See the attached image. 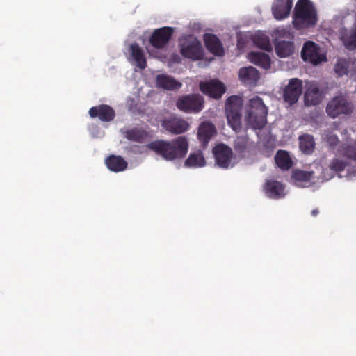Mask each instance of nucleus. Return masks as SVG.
<instances>
[{"label": "nucleus", "instance_id": "31", "mask_svg": "<svg viewBox=\"0 0 356 356\" xmlns=\"http://www.w3.org/2000/svg\"><path fill=\"white\" fill-rule=\"evenodd\" d=\"M253 42L259 48L270 51L272 50L269 38L264 34H258L254 37Z\"/></svg>", "mask_w": 356, "mask_h": 356}, {"label": "nucleus", "instance_id": "18", "mask_svg": "<svg viewBox=\"0 0 356 356\" xmlns=\"http://www.w3.org/2000/svg\"><path fill=\"white\" fill-rule=\"evenodd\" d=\"M204 41L206 48L216 56H222L224 49L220 39L214 34L206 33L204 35Z\"/></svg>", "mask_w": 356, "mask_h": 356}, {"label": "nucleus", "instance_id": "30", "mask_svg": "<svg viewBox=\"0 0 356 356\" xmlns=\"http://www.w3.org/2000/svg\"><path fill=\"white\" fill-rule=\"evenodd\" d=\"M249 146V138L248 136H237L233 143V147L235 152L239 154H245Z\"/></svg>", "mask_w": 356, "mask_h": 356}, {"label": "nucleus", "instance_id": "33", "mask_svg": "<svg viewBox=\"0 0 356 356\" xmlns=\"http://www.w3.org/2000/svg\"><path fill=\"white\" fill-rule=\"evenodd\" d=\"M350 62L346 59H339L334 66V72L340 76L346 75L348 73Z\"/></svg>", "mask_w": 356, "mask_h": 356}, {"label": "nucleus", "instance_id": "26", "mask_svg": "<svg viewBox=\"0 0 356 356\" xmlns=\"http://www.w3.org/2000/svg\"><path fill=\"white\" fill-rule=\"evenodd\" d=\"M275 161L277 165L282 170H289L293 161L288 152L284 150H278L275 156Z\"/></svg>", "mask_w": 356, "mask_h": 356}, {"label": "nucleus", "instance_id": "17", "mask_svg": "<svg viewBox=\"0 0 356 356\" xmlns=\"http://www.w3.org/2000/svg\"><path fill=\"white\" fill-rule=\"evenodd\" d=\"M240 80L247 86H255L260 78L259 71L252 66L241 67L238 73Z\"/></svg>", "mask_w": 356, "mask_h": 356}, {"label": "nucleus", "instance_id": "9", "mask_svg": "<svg viewBox=\"0 0 356 356\" xmlns=\"http://www.w3.org/2000/svg\"><path fill=\"white\" fill-rule=\"evenodd\" d=\"M215 164L220 168L227 169L231 165L233 152L231 147L223 143L218 144L213 148Z\"/></svg>", "mask_w": 356, "mask_h": 356}, {"label": "nucleus", "instance_id": "2", "mask_svg": "<svg viewBox=\"0 0 356 356\" xmlns=\"http://www.w3.org/2000/svg\"><path fill=\"white\" fill-rule=\"evenodd\" d=\"M318 22L316 8L309 0H298L293 14V26L297 30L314 27Z\"/></svg>", "mask_w": 356, "mask_h": 356}, {"label": "nucleus", "instance_id": "32", "mask_svg": "<svg viewBox=\"0 0 356 356\" xmlns=\"http://www.w3.org/2000/svg\"><path fill=\"white\" fill-rule=\"evenodd\" d=\"M313 172L296 170L293 171L291 177L296 181L307 182L312 179Z\"/></svg>", "mask_w": 356, "mask_h": 356}, {"label": "nucleus", "instance_id": "22", "mask_svg": "<svg viewBox=\"0 0 356 356\" xmlns=\"http://www.w3.org/2000/svg\"><path fill=\"white\" fill-rule=\"evenodd\" d=\"M107 168L113 172H118L127 168V161L120 156L111 155L105 160Z\"/></svg>", "mask_w": 356, "mask_h": 356}, {"label": "nucleus", "instance_id": "3", "mask_svg": "<svg viewBox=\"0 0 356 356\" xmlns=\"http://www.w3.org/2000/svg\"><path fill=\"white\" fill-rule=\"evenodd\" d=\"M268 108L262 99L255 97L250 99L249 108L245 116L246 125L252 129H261L267 123Z\"/></svg>", "mask_w": 356, "mask_h": 356}, {"label": "nucleus", "instance_id": "28", "mask_svg": "<svg viewBox=\"0 0 356 356\" xmlns=\"http://www.w3.org/2000/svg\"><path fill=\"white\" fill-rule=\"evenodd\" d=\"M125 138L131 141L143 143L148 137L147 131L142 129L134 128L125 132Z\"/></svg>", "mask_w": 356, "mask_h": 356}, {"label": "nucleus", "instance_id": "5", "mask_svg": "<svg viewBox=\"0 0 356 356\" xmlns=\"http://www.w3.org/2000/svg\"><path fill=\"white\" fill-rule=\"evenodd\" d=\"M353 104L344 95L334 97L326 106V113L335 118L340 115H350L353 112Z\"/></svg>", "mask_w": 356, "mask_h": 356}, {"label": "nucleus", "instance_id": "1", "mask_svg": "<svg viewBox=\"0 0 356 356\" xmlns=\"http://www.w3.org/2000/svg\"><path fill=\"white\" fill-rule=\"evenodd\" d=\"M147 147L165 161H171L181 159L186 155L188 142L185 136H179L171 140H154L148 143Z\"/></svg>", "mask_w": 356, "mask_h": 356}, {"label": "nucleus", "instance_id": "13", "mask_svg": "<svg viewBox=\"0 0 356 356\" xmlns=\"http://www.w3.org/2000/svg\"><path fill=\"white\" fill-rule=\"evenodd\" d=\"M323 91L315 81L307 83L304 93V103L306 106H317L323 100Z\"/></svg>", "mask_w": 356, "mask_h": 356}, {"label": "nucleus", "instance_id": "7", "mask_svg": "<svg viewBox=\"0 0 356 356\" xmlns=\"http://www.w3.org/2000/svg\"><path fill=\"white\" fill-rule=\"evenodd\" d=\"M177 108L185 113H199L203 109L204 99L197 94L181 96L176 103Z\"/></svg>", "mask_w": 356, "mask_h": 356}, {"label": "nucleus", "instance_id": "10", "mask_svg": "<svg viewBox=\"0 0 356 356\" xmlns=\"http://www.w3.org/2000/svg\"><path fill=\"white\" fill-rule=\"evenodd\" d=\"M302 58L307 62L317 65L326 60V56L320 53L319 46L312 41L305 42L301 51Z\"/></svg>", "mask_w": 356, "mask_h": 356}, {"label": "nucleus", "instance_id": "24", "mask_svg": "<svg viewBox=\"0 0 356 356\" xmlns=\"http://www.w3.org/2000/svg\"><path fill=\"white\" fill-rule=\"evenodd\" d=\"M156 86L165 90H173L179 89L181 83L170 76L159 74L156 76Z\"/></svg>", "mask_w": 356, "mask_h": 356}, {"label": "nucleus", "instance_id": "12", "mask_svg": "<svg viewBox=\"0 0 356 356\" xmlns=\"http://www.w3.org/2000/svg\"><path fill=\"white\" fill-rule=\"evenodd\" d=\"M302 92V82L298 78L289 80L283 91V99L289 105L296 103Z\"/></svg>", "mask_w": 356, "mask_h": 356}, {"label": "nucleus", "instance_id": "6", "mask_svg": "<svg viewBox=\"0 0 356 356\" xmlns=\"http://www.w3.org/2000/svg\"><path fill=\"white\" fill-rule=\"evenodd\" d=\"M180 46L181 54L185 58L195 60L202 57V45L193 35L184 36L181 40Z\"/></svg>", "mask_w": 356, "mask_h": 356}, {"label": "nucleus", "instance_id": "4", "mask_svg": "<svg viewBox=\"0 0 356 356\" xmlns=\"http://www.w3.org/2000/svg\"><path fill=\"white\" fill-rule=\"evenodd\" d=\"M242 106L243 99L237 95L230 96L225 103V113L228 124L236 132H239L242 127Z\"/></svg>", "mask_w": 356, "mask_h": 356}, {"label": "nucleus", "instance_id": "8", "mask_svg": "<svg viewBox=\"0 0 356 356\" xmlns=\"http://www.w3.org/2000/svg\"><path fill=\"white\" fill-rule=\"evenodd\" d=\"M174 33V29L163 26L155 29L149 38V44L156 49H162L169 43Z\"/></svg>", "mask_w": 356, "mask_h": 356}, {"label": "nucleus", "instance_id": "29", "mask_svg": "<svg viewBox=\"0 0 356 356\" xmlns=\"http://www.w3.org/2000/svg\"><path fill=\"white\" fill-rule=\"evenodd\" d=\"M184 165L190 168H200L204 166L206 161L202 154L199 152L191 154L185 161Z\"/></svg>", "mask_w": 356, "mask_h": 356}, {"label": "nucleus", "instance_id": "36", "mask_svg": "<svg viewBox=\"0 0 356 356\" xmlns=\"http://www.w3.org/2000/svg\"><path fill=\"white\" fill-rule=\"evenodd\" d=\"M325 139L330 147H334L339 143L337 136L331 132L327 134Z\"/></svg>", "mask_w": 356, "mask_h": 356}, {"label": "nucleus", "instance_id": "15", "mask_svg": "<svg viewBox=\"0 0 356 356\" xmlns=\"http://www.w3.org/2000/svg\"><path fill=\"white\" fill-rule=\"evenodd\" d=\"M88 113L92 118H98L102 122H111L115 116L114 109L107 104L93 106L90 108Z\"/></svg>", "mask_w": 356, "mask_h": 356}, {"label": "nucleus", "instance_id": "27", "mask_svg": "<svg viewBox=\"0 0 356 356\" xmlns=\"http://www.w3.org/2000/svg\"><path fill=\"white\" fill-rule=\"evenodd\" d=\"M299 143L300 149L303 153L310 154L314 152L315 142L312 135L305 134L300 136Z\"/></svg>", "mask_w": 356, "mask_h": 356}, {"label": "nucleus", "instance_id": "21", "mask_svg": "<svg viewBox=\"0 0 356 356\" xmlns=\"http://www.w3.org/2000/svg\"><path fill=\"white\" fill-rule=\"evenodd\" d=\"M248 58L250 62L264 70H268L270 67V58L266 53L252 51L248 54Z\"/></svg>", "mask_w": 356, "mask_h": 356}, {"label": "nucleus", "instance_id": "16", "mask_svg": "<svg viewBox=\"0 0 356 356\" xmlns=\"http://www.w3.org/2000/svg\"><path fill=\"white\" fill-rule=\"evenodd\" d=\"M293 6L292 0H275L272 5V13L277 20L286 18Z\"/></svg>", "mask_w": 356, "mask_h": 356}, {"label": "nucleus", "instance_id": "37", "mask_svg": "<svg viewBox=\"0 0 356 356\" xmlns=\"http://www.w3.org/2000/svg\"><path fill=\"white\" fill-rule=\"evenodd\" d=\"M319 213V211L318 209H314L312 211V216H316Z\"/></svg>", "mask_w": 356, "mask_h": 356}, {"label": "nucleus", "instance_id": "35", "mask_svg": "<svg viewBox=\"0 0 356 356\" xmlns=\"http://www.w3.org/2000/svg\"><path fill=\"white\" fill-rule=\"evenodd\" d=\"M347 165V163L346 162L341 160V159H339L337 158H334L333 159L330 164H329V168L334 172H341V171H343L345 168L346 167Z\"/></svg>", "mask_w": 356, "mask_h": 356}, {"label": "nucleus", "instance_id": "14", "mask_svg": "<svg viewBox=\"0 0 356 356\" xmlns=\"http://www.w3.org/2000/svg\"><path fill=\"white\" fill-rule=\"evenodd\" d=\"M200 89L202 93L214 99H219L225 92L224 84L218 80L202 82Z\"/></svg>", "mask_w": 356, "mask_h": 356}, {"label": "nucleus", "instance_id": "19", "mask_svg": "<svg viewBox=\"0 0 356 356\" xmlns=\"http://www.w3.org/2000/svg\"><path fill=\"white\" fill-rule=\"evenodd\" d=\"M264 190L268 197L273 199H279L284 196V186L277 181L267 180L264 185Z\"/></svg>", "mask_w": 356, "mask_h": 356}, {"label": "nucleus", "instance_id": "25", "mask_svg": "<svg viewBox=\"0 0 356 356\" xmlns=\"http://www.w3.org/2000/svg\"><path fill=\"white\" fill-rule=\"evenodd\" d=\"M131 56L137 63V66L144 70L147 67V60L143 50L137 43H134L130 46Z\"/></svg>", "mask_w": 356, "mask_h": 356}, {"label": "nucleus", "instance_id": "11", "mask_svg": "<svg viewBox=\"0 0 356 356\" xmlns=\"http://www.w3.org/2000/svg\"><path fill=\"white\" fill-rule=\"evenodd\" d=\"M161 126L170 134H181L189 129V123L183 118L176 115H170L161 121Z\"/></svg>", "mask_w": 356, "mask_h": 356}, {"label": "nucleus", "instance_id": "20", "mask_svg": "<svg viewBox=\"0 0 356 356\" xmlns=\"http://www.w3.org/2000/svg\"><path fill=\"white\" fill-rule=\"evenodd\" d=\"M216 132V127L211 122H203L198 127L197 138L201 143L207 145Z\"/></svg>", "mask_w": 356, "mask_h": 356}, {"label": "nucleus", "instance_id": "34", "mask_svg": "<svg viewBox=\"0 0 356 356\" xmlns=\"http://www.w3.org/2000/svg\"><path fill=\"white\" fill-rule=\"evenodd\" d=\"M341 152L345 156L356 162V143L341 146Z\"/></svg>", "mask_w": 356, "mask_h": 356}, {"label": "nucleus", "instance_id": "23", "mask_svg": "<svg viewBox=\"0 0 356 356\" xmlns=\"http://www.w3.org/2000/svg\"><path fill=\"white\" fill-rule=\"evenodd\" d=\"M275 50L276 54L280 58H286L293 54L294 44L292 41L278 40L275 41Z\"/></svg>", "mask_w": 356, "mask_h": 356}]
</instances>
